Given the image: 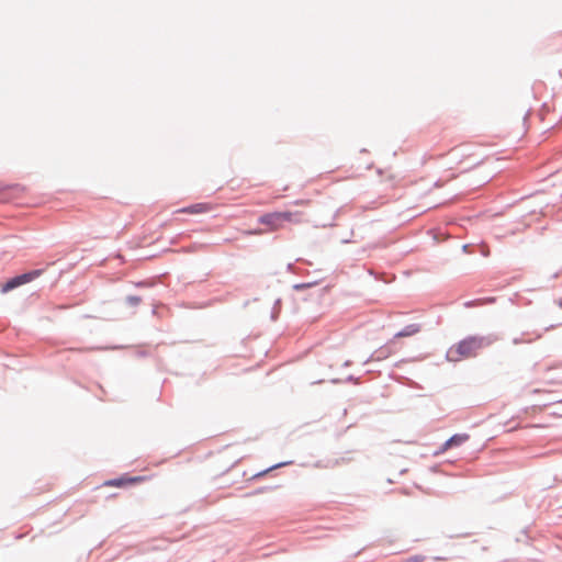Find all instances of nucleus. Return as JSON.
Returning a JSON list of instances; mask_svg holds the SVG:
<instances>
[{
	"instance_id": "nucleus-18",
	"label": "nucleus",
	"mask_w": 562,
	"mask_h": 562,
	"mask_svg": "<svg viewBox=\"0 0 562 562\" xmlns=\"http://www.w3.org/2000/svg\"><path fill=\"white\" fill-rule=\"evenodd\" d=\"M481 300H482V304H493L496 302V297H494V296H488V297H484Z\"/></svg>"
},
{
	"instance_id": "nucleus-27",
	"label": "nucleus",
	"mask_w": 562,
	"mask_h": 562,
	"mask_svg": "<svg viewBox=\"0 0 562 562\" xmlns=\"http://www.w3.org/2000/svg\"><path fill=\"white\" fill-rule=\"evenodd\" d=\"M269 488H270V487H261V488H258V490L256 491V493H261V492H263V491H266V490H269Z\"/></svg>"
},
{
	"instance_id": "nucleus-26",
	"label": "nucleus",
	"mask_w": 562,
	"mask_h": 562,
	"mask_svg": "<svg viewBox=\"0 0 562 562\" xmlns=\"http://www.w3.org/2000/svg\"><path fill=\"white\" fill-rule=\"evenodd\" d=\"M435 561H445L446 558H442V557H435L432 558Z\"/></svg>"
},
{
	"instance_id": "nucleus-12",
	"label": "nucleus",
	"mask_w": 562,
	"mask_h": 562,
	"mask_svg": "<svg viewBox=\"0 0 562 562\" xmlns=\"http://www.w3.org/2000/svg\"><path fill=\"white\" fill-rule=\"evenodd\" d=\"M316 284H317V281L295 283V284H293L292 289L296 292H300V291L313 288Z\"/></svg>"
},
{
	"instance_id": "nucleus-21",
	"label": "nucleus",
	"mask_w": 562,
	"mask_h": 562,
	"mask_svg": "<svg viewBox=\"0 0 562 562\" xmlns=\"http://www.w3.org/2000/svg\"><path fill=\"white\" fill-rule=\"evenodd\" d=\"M151 283L148 282V281H140L138 283H136V286H150Z\"/></svg>"
},
{
	"instance_id": "nucleus-4",
	"label": "nucleus",
	"mask_w": 562,
	"mask_h": 562,
	"mask_svg": "<svg viewBox=\"0 0 562 562\" xmlns=\"http://www.w3.org/2000/svg\"><path fill=\"white\" fill-rule=\"evenodd\" d=\"M145 481V476L137 475V476H131L127 473L122 474L117 477L110 479L104 482V485L106 486H114V487H126L130 485H134L136 483Z\"/></svg>"
},
{
	"instance_id": "nucleus-14",
	"label": "nucleus",
	"mask_w": 562,
	"mask_h": 562,
	"mask_svg": "<svg viewBox=\"0 0 562 562\" xmlns=\"http://www.w3.org/2000/svg\"><path fill=\"white\" fill-rule=\"evenodd\" d=\"M296 215H299V213H292L290 211L279 212V217H280L281 224L283 222H291L293 216H296Z\"/></svg>"
},
{
	"instance_id": "nucleus-33",
	"label": "nucleus",
	"mask_w": 562,
	"mask_h": 562,
	"mask_svg": "<svg viewBox=\"0 0 562 562\" xmlns=\"http://www.w3.org/2000/svg\"><path fill=\"white\" fill-rule=\"evenodd\" d=\"M558 304H559V306H561V307H562V299H561V300H559Z\"/></svg>"
},
{
	"instance_id": "nucleus-10",
	"label": "nucleus",
	"mask_w": 562,
	"mask_h": 562,
	"mask_svg": "<svg viewBox=\"0 0 562 562\" xmlns=\"http://www.w3.org/2000/svg\"><path fill=\"white\" fill-rule=\"evenodd\" d=\"M292 462L291 461H284V462H279V463H276V464H272L270 465L269 468L262 470V471H259L257 472L256 474H254L251 476V480H257L263 475H266L268 472L272 471V470H276V469H279V468H282L284 465H288V464H291Z\"/></svg>"
},
{
	"instance_id": "nucleus-29",
	"label": "nucleus",
	"mask_w": 562,
	"mask_h": 562,
	"mask_svg": "<svg viewBox=\"0 0 562 562\" xmlns=\"http://www.w3.org/2000/svg\"><path fill=\"white\" fill-rule=\"evenodd\" d=\"M331 382H333V383H340V382H341V380H339V379H334V380H331Z\"/></svg>"
},
{
	"instance_id": "nucleus-3",
	"label": "nucleus",
	"mask_w": 562,
	"mask_h": 562,
	"mask_svg": "<svg viewBox=\"0 0 562 562\" xmlns=\"http://www.w3.org/2000/svg\"><path fill=\"white\" fill-rule=\"evenodd\" d=\"M24 190V186L20 183H0V201H9L18 198Z\"/></svg>"
},
{
	"instance_id": "nucleus-17",
	"label": "nucleus",
	"mask_w": 562,
	"mask_h": 562,
	"mask_svg": "<svg viewBox=\"0 0 562 562\" xmlns=\"http://www.w3.org/2000/svg\"><path fill=\"white\" fill-rule=\"evenodd\" d=\"M345 382H351V383H355V384H359V383H360V378L355 376V375H352V374H349V375L346 378Z\"/></svg>"
},
{
	"instance_id": "nucleus-19",
	"label": "nucleus",
	"mask_w": 562,
	"mask_h": 562,
	"mask_svg": "<svg viewBox=\"0 0 562 562\" xmlns=\"http://www.w3.org/2000/svg\"><path fill=\"white\" fill-rule=\"evenodd\" d=\"M451 446H447V440L442 443V446L439 448L438 451L435 452V454H438V453H441V452H445L446 450L450 449Z\"/></svg>"
},
{
	"instance_id": "nucleus-24",
	"label": "nucleus",
	"mask_w": 562,
	"mask_h": 562,
	"mask_svg": "<svg viewBox=\"0 0 562 562\" xmlns=\"http://www.w3.org/2000/svg\"><path fill=\"white\" fill-rule=\"evenodd\" d=\"M469 248H470V245H469V244H465V245H463V246H462V250H463L464 252H468Z\"/></svg>"
},
{
	"instance_id": "nucleus-30",
	"label": "nucleus",
	"mask_w": 562,
	"mask_h": 562,
	"mask_svg": "<svg viewBox=\"0 0 562 562\" xmlns=\"http://www.w3.org/2000/svg\"><path fill=\"white\" fill-rule=\"evenodd\" d=\"M350 364V361L347 360L345 363H344V367H348Z\"/></svg>"
},
{
	"instance_id": "nucleus-22",
	"label": "nucleus",
	"mask_w": 562,
	"mask_h": 562,
	"mask_svg": "<svg viewBox=\"0 0 562 562\" xmlns=\"http://www.w3.org/2000/svg\"><path fill=\"white\" fill-rule=\"evenodd\" d=\"M521 342H524L522 338H514V339H513V344H514V345H519V344H521Z\"/></svg>"
},
{
	"instance_id": "nucleus-23",
	"label": "nucleus",
	"mask_w": 562,
	"mask_h": 562,
	"mask_svg": "<svg viewBox=\"0 0 562 562\" xmlns=\"http://www.w3.org/2000/svg\"><path fill=\"white\" fill-rule=\"evenodd\" d=\"M345 460H346L345 458L336 459V460H335V462H334V464H335V465H337V464H339L340 462H345Z\"/></svg>"
},
{
	"instance_id": "nucleus-5",
	"label": "nucleus",
	"mask_w": 562,
	"mask_h": 562,
	"mask_svg": "<svg viewBox=\"0 0 562 562\" xmlns=\"http://www.w3.org/2000/svg\"><path fill=\"white\" fill-rule=\"evenodd\" d=\"M258 222L269 226L271 229H276L281 225L279 212L265 213L259 216Z\"/></svg>"
},
{
	"instance_id": "nucleus-6",
	"label": "nucleus",
	"mask_w": 562,
	"mask_h": 562,
	"mask_svg": "<svg viewBox=\"0 0 562 562\" xmlns=\"http://www.w3.org/2000/svg\"><path fill=\"white\" fill-rule=\"evenodd\" d=\"M210 210L211 207L207 203H194L178 210V212L188 214H200L205 213Z\"/></svg>"
},
{
	"instance_id": "nucleus-2",
	"label": "nucleus",
	"mask_w": 562,
	"mask_h": 562,
	"mask_svg": "<svg viewBox=\"0 0 562 562\" xmlns=\"http://www.w3.org/2000/svg\"><path fill=\"white\" fill-rule=\"evenodd\" d=\"M43 273L44 269H33L21 274H16L2 283L1 293L5 294L19 286L30 283L41 277Z\"/></svg>"
},
{
	"instance_id": "nucleus-28",
	"label": "nucleus",
	"mask_w": 562,
	"mask_h": 562,
	"mask_svg": "<svg viewBox=\"0 0 562 562\" xmlns=\"http://www.w3.org/2000/svg\"><path fill=\"white\" fill-rule=\"evenodd\" d=\"M259 232H260V231L254 229V231H248L247 233H248V234H257V233H259Z\"/></svg>"
},
{
	"instance_id": "nucleus-8",
	"label": "nucleus",
	"mask_w": 562,
	"mask_h": 562,
	"mask_svg": "<svg viewBox=\"0 0 562 562\" xmlns=\"http://www.w3.org/2000/svg\"><path fill=\"white\" fill-rule=\"evenodd\" d=\"M470 439V436L465 432L454 434L450 438L447 439V446H451V448L460 447L464 442Z\"/></svg>"
},
{
	"instance_id": "nucleus-32",
	"label": "nucleus",
	"mask_w": 562,
	"mask_h": 562,
	"mask_svg": "<svg viewBox=\"0 0 562 562\" xmlns=\"http://www.w3.org/2000/svg\"><path fill=\"white\" fill-rule=\"evenodd\" d=\"M440 186H441V184H440V182H439V181H436V182H435V187H440Z\"/></svg>"
},
{
	"instance_id": "nucleus-31",
	"label": "nucleus",
	"mask_w": 562,
	"mask_h": 562,
	"mask_svg": "<svg viewBox=\"0 0 562 562\" xmlns=\"http://www.w3.org/2000/svg\"><path fill=\"white\" fill-rule=\"evenodd\" d=\"M555 278H558V273H553V274L551 276V279H555Z\"/></svg>"
},
{
	"instance_id": "nucleus-11",
	"label": "nucleus",
	"mask_w": 562,
	"mask_h": 562,
	"mask_svg": "<svg viewBox=\"0 0 562 562\" xmlns=\"http://www.w3.org/2000/svg\"><path fill=\"white\" fill-rule=\"evenodd\" d=\"M280 311H281V299H277V300H274L270 318L272 321H277V318L279 317Z\"/></svg>"
},
{
	"instance_id": "nucleus-20",
	"label": "nucleus",
	"mask_w": 562,
	"mask_h": 562,
	"mask_svg": "<svg viewBox=\"0 0 562 562\" xmlns=\"http://www.w3.org/2000/svg\"><path fill=\"white\" fill-rule=\"evenodd\" d=\"M286 270H288L289 272H293V273H294V272H295V266H294V263H292V262L288 263V265H286Z\"/></svg>"
},
{
	"instance_id": "nucleus-25",
	"label": "nucleus",
	"mask_w": 562,
	"mask_h": 562,
	"mask_svg": "<svg viewBox=\"0 0 562 562\" xmlns=\"http://www.w3.org/2000/svg\"><path fill=\"white\" fill-rule=\"evenodd\" d=\"M555 326H557V325L551 324V325H549V326H547V327L544 328V331H548V330H550V329L554 328Z\"/></svg>"
},
{
	"instance_id": "nucleus-16",
	"label": "nucleus",
	"mask_w": 562,
	"mask_h": 562,
	"mask_svg": "<svg viewBox=\"0 0 562 562\" xmlns=\"http://www.w3.org/2000/svg\"><path fill=\"white\" fill-rule=\"evenodd\" d=\"M481 304H482V300L475 299V300L464 302L463 306L467 308H470V307L481 305Z\"/></svg>"
},
{
	"instance_id": "nucleus-1",
	"label": "nucleus",
	"mask_w": 562,
	"mask_h": 562,
	"mask_svg": "<svg viewBox=\"0 0 562 562\" xmlns=\"http://www.w3.org/2000/svg\"><path fill=\"white\" fill-rule=\"evenodd\" d=\"M495 335H470L451 346L446 358L450 362H458L461 359L474 358L479 352L496 341Z\"/></svg>"
},
{
	"instance_id": "nucleus-9",
	"label": "nucleus",
	"mask_w": 562,
	"mask_h": 562,
	"mask_svg": "<svg viewBox=\"0 0 562 562\" xmlns=\"http://www.w3.org/2000/svg\"><path fill=\"white\" fill-rule=\"evenodd\" d=\"M390 355V349L387 347H381L378 350H375L366 361L364 363H368L370 360H382L387 358Z\"/></svg>"
},
{
	"instance_id": "nucleus-15",
	"label": "nucleus",
	"mask_w": 562,
	"mask_h": 562,
	"mask_svg": "<svg viewBox=\"0 0 562 562\" xmlns=\"http://www.w3.org/2000/svg\"><path fill=\"white\" fill-rule=\"evenodd\" d=\"M425 559V555L416 554L403 560L402 562H423Z\"/></svg>"
},
{
	"instance_id": "nucleus-7",
	"label": "nucleus",
	"mask_w": 562,
	"mask_h": 562,
	"mask_svg": "<svg viewBox=\"0 0 562 562\" xmlns=\"http://www.w3.org/2000/svg\"><path fill=\"white\" fill-rule=\"evenodd\" d=\"M422 329V326L419 324H409L406 325L404 328H402L400 331H397L394 337L395 338H402V337H409L417 333H419Z\"/></svg>"
},
{
	"instance_id": "nucleus-13",
	"label": "nucleus",
	"mask_w": 562,
	"mask_h": 562,
	"mask_svg": "<svg viewBox=\"0 0 562 562\" xmlns=\"http://www.w3.org/2000/svg\"><path fill=\"white\" fill-rule=\"evenodd\" d=\"M140 302H142V297L138 295H127L125 297V303L132 307L139 305Z\"/></svg>"
}]
</instances>
